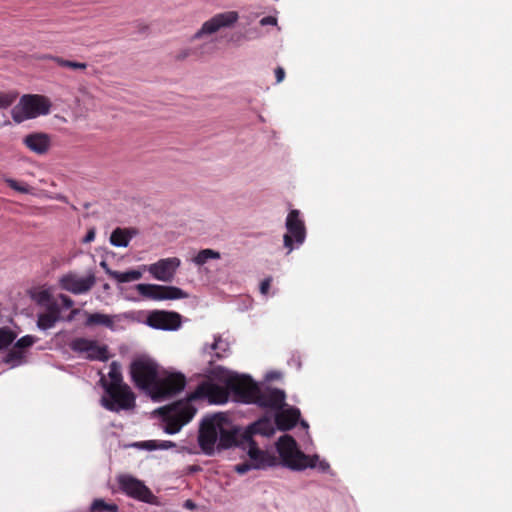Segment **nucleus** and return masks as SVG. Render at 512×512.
<instances>
[{
	"label": "nucleus",
	"mask_w": 512,
	"mask_h": 512,
	"mask_svg": "<svg viewBox=\"0 0 512 512\" xmlns=\"http://www.w3.org/2000/svg\"><path fill=\"white\" fill-rule=\"evenodd\" d=\"M277 450L283 464L292 470L317 467L320 471L326 472L330 468L329 463L325 460L320 461L318 455L309 456L300 451L295 439L290 435L280 437Z\"/></svg>",
	"instance_id": "1"
},
{
	"label": "nucleus",
	"mask_w": 512,
	"mask_h": 512,
	"mask_svg": "<svg viewBox=\"0 0 512 512\" xmlns=\"http://www.w3.org/2000/svg\"><path fill=\"white\" fill-rule=\"evenodd\" d=\"M51 101L43 95L24 94L11 109V117L16 123H22L50 112Z\"/></svg>",
	"instance_id": "2"
},
{
	"label": "nucleus",
	"mask_w": 512,
	"mask_h": 512,
	"mask_svg": "<svg viewBox=\"0 0 512 512\" xmlns=\"http://www.w3.org/2000/svg\"><path fill=\"white\" fill-rule=\"evenodd\" d=\"M31 298L40 306L37 326L41 330L52 328L60 320L61 307L50 289L34 288L30 290Z\"/></svg>",
	"instance_id": "3"
},
{
	"label": "nucleus",
	"mask_w": 512,
	"mask_h": 512,
	"mask_svg": "<svg viewBox=\"0 0 512 512\" xmlns=\"http://www.w3.org/2000/svg\"><path fill=\"white\" fill-rule=\"evenodd\" d=\"M165 422L164 431L168 434H175L180 429L190 422L196 414V409L191 403L187 401H178L170 406L160 409Z\"/></svg>",
	"instance_id": "4"
},
{
	"label": "nucleus",
	"mask_w": 512,
	"mask_h": 512,
	"mask_svg": "<svg viewBox=\"0 0 512 512\" xmlns=\"http://www.w3.org/2000/svg\"><path fill=\"white\" fill-rule=\"evenodd\" d=\"M130 374L138 388L151 392L158 379V365L149 358H138L131 363Z\"/></svg>",
	"instance_id": "5"
},
{
	"label": "nucleus",
	"mask_w": 512,
	"mask_h": 512,
	"mask_svg": "<svg viewBox=\"0 0 512 512\" xmlns=\"http://www.w3.org/2000/svg\"><path fill=\"white\" fill-rule=\"evenodd\" d=\"M224 384L228 387L235 399L239 402L252 404L257 392L258 384L250 376L228 373L224 379Z\"/></svg>",
	"instance_id": "6"
},
{
	"label": "nucleus",
	"mask_w": 512,
	"mask_h": 512,
	"mask_svg": "<svg viewBox=\"0 0 512 512\" xmlns=\"http://www.w3.org/2000/svg\"><path fill=\"white\" fill-rule=\"evenodd\" d=\"M243 438L248 445V456L250 458V461H245L243 463L235 465V472H237L240 475H243L252 469H265L267 467L275 465V457L260 450L256 442L252 439L251 435L245 434Z\"/></svg>",
	"instance_id": "7"
},
{
	"label": "nucleus",
	"mask_w": 512,
	"mask_h": 512,
	"mask_svg": "<svg viewBox=\"0 0 512 512\" xmlns=\"http://www.w3.org/2000/svg\"><path fill=\"white\" fill-rule=\"evenodd\" d=\"M105 396L101 399L104 408L112 412L129 410L135 406V395L130 387H105Z\"/></svg>",
	"instance_id": "8"
},
{
	"label": "nucleus",
	"mask_w": 512,
	"mask_h": 512,
	"mask_svg": "<svg viewBox=\"0 0 512 512\" xmlns=\"http://www.w3.org/2000/svg\"><path fill=\"white\" fill-rule=\"evenodd\" d=\"M285 226L287 232L284 235V246L290 253L295 246L303 244L306 238V227L299 210L293 209L288 213Z\"/></svg>",
	"instance_id": "9"
},
{
	"label": "nucleus",
	"mask_w": 512,
	"mask_h": 512,
	"mask_svg": "<svg viewBox=\"0 0 512 512\" xmlns=\"http://www.w3.org/2000/svg\"><path fill=\"white\" fill-rule=\"evenodd\" d=\"M220 421H223V414H215L205 419L199 429L198 443L206 455H212L215 451V444L218 441Z\"/></svg>",
	"instance_id": "10"
},
{
	"label": "nucleus",
	"mask_w": 512,
	"mask_h": 512,
	"mask_svg": "<svg viewBox=\"0 0 512 512\" xmlns=\"http://www.w3.org/2000/svg\"><path fill=\"white\" fill-rule=\"evenodd\" d=\"M185 385L186 378L184 375L180 373L170 374L165 378H158L150 393L154 400H165L181 392Z\"/></svg>",
	"instance_id": "11"
},
{
	"label": "nucleus",
	"mask_w": 512,
	"mask_h": 512,
	"mask_svg": "<svg viewBox=\"0 0 512 512\" xmlns=\"http://www.w3.org/2000/svg\"><path fill=\"white\" fill-rule=\"evenodd\" d=\"M136 289L141 296L152 300H174L188 297L186 292L175 286L141 283L136 286Z\"/></svg>",
	"instance_id": "12"
},
{
	"label": "nucleus",
	"mask_w": 512,
	"mask_h": 512,
	"mask_svg": "<svg viewBox=\"0 0 512 512\" xmlns=\"http://www.w3.org/2000/svg\"><path fill=\"white\" fill-rule=\"evenodd\" d=\"M70 348L79 354H84L85 358L91 361H107L109 359L107 345H99L95 340L76 338L70 343Z\"/></svg>",
	"instance_id": "13"
},
{
	"label": "nucleus",
	"mask_w": 512,
	"mask_h": 512,
	"mask_svg": "<svg viewBox=\"0 0 512 512\" xmlns=\"http://www.w3.org/2000/svg\"><path fill=\"white\" fill-rule=\"evenodd\" d=\"M286 394L283 390L270 386H259L252 404L271 410H279L285 406Z\"/></svg>",
	"instance_id": "14"
},
{
	"label": "nucleus",
	"mask_w": 512,
	"mask_h": 512,
	"mask_svg": "<svg viewBox=\"0 0 512 512\" xmlns=\"http://www.w3.org/2000/svg\"><path fill=\"white\" fill-rule=\"evenodd\" d=\"M230 391L226 384L224 386L205 382L200 384L197 389L188 397V401L207 398L209 402L223 404L228 401Z\"/></svg>",
	"instance_id": "15"
},
{
	"label": "nucleus",
	"mask_w": 512,
	"mask_h": 512,
	"mask_svg": "<svg viewBox=\"0 0 512 512\" xmlns=\"http://www.w3.org/2000/svg\"><path fill=\"white\" fill-rule=\"evenodd\" d=\"M120 489L128 496L138 499L146 503H152L155 496L152 494L150 489L145 486L140 480L129 476L123 475L118 479Z\"/></svg>",
	"instance_id": "16"
},
{
	"label": "nucleus",
	"mask_w": 512,
	"mask_h": 512,
	"mask_svg": "<svg viewBox=\"0 0 512 512\" xmlns=\"http://www.w3.org/2000/svg\"><path fill=\"white\" fill-rule=\"evenodd\" d=\"M237 20L238 13L235 11L219 13L204 22L202 27L193 35L192 40L199 39L204 35H211L222 27H229L233 25Z\"/></svg>",
	"instance_id": "17"
},
{
	"label": "nucleus",
	"mask_w": 512,
	"mask_h": 512,
	"mask_svg": "<svg viewBox=\"0 0 512 512\" xmlns=\"http://www.w3.org/2000/svg\"><path fill=\"white\" fill-rule=\"evenodd\" d=\"M76 315H81L85 318L84 325L87 327L104 326L112 331L116 330L115 322L121 319V315H107L98 312L88 313L87 311L74 309L66 317V321H72Z\"/></svg>",
	"instance_id": "18"
},
{
	"label": "nucleus",
	"mask_w": 512,
	"mask_h": 512,
	"mask_svg": "<svg viewBox=\"0 0 512 512\" xmlns=\"http://www.w3.org/2000/svg\"><path fill=\"white\" fill-rule=\"evenodd\" d=\"M147 324L155 329L177 330L181 326V315L174 311L155 310L148 315Z\"/></svg>",
	"instance_id": "19"
},
{
	"label": "nucleus",
	"mask_w": 512,
	"mask_h": 512,
	"mask_svg": "<svg viewBox=\"0 0 512 512\" xmlns=\"http://www.w3.org/2000/svg\"><path fill=\"white\" fill-rule=\"evenodd\" d=\"M180 265L179 258H160V260L148 267L150 274L157 280L170 282Z\"/></svg>",
	"instance_id": "20"
},
{
	"label": "nucleus",
	"mask_w": 512,
	"mask_h": 512,
	"mask_svg": "<svg viewBox=\"0 0 512 512\" xmlns=\"http://www.w3.org/2000/svg\"><path fill=\"white\" fill-rule=\"evenodd\" d=\"M96 283L94 274L79 276L77 274H66V291L73 294L87 293Z\"/></svg>",
	"instance_id": "21"
},
{
	"label": "nucleus",
	"mask_w": 512,
	"mask_h": 512,
	"mask_svg": "<svg viewBox=\"0 0 512 512\" xmlns=\"http://www.w3.org/2000/svg\"><path fill=\"white\" fill-rule=\"evenodd\" d=\"M275 424L280 431H289L294 428L300 418V410L296 407L276 410Z\"/></svg>",
	"instance_id": "22"
},
{
	"label": "nucleus",
	"mask_w": 512,
	"mask_h": 512,
	"mask_svg": "<svg viewBox=\"0 0 512 512\" xmlns=\"http://www.w3.org/2000/svg\"><path fill=\"white\" fill-rule=\"evenodd\" d=\"M233 445H237V429L223 415V421H220V430L218 432V448L227 449Z\"/></svg>",
	"instance_id": "23"
},
{
	"label": "nucleus",
	"mask_w": 512,
	"mask_h": 512,
	"mask_svg": "<svg viewBox=\"0 0 512 512\" xmlns=\"http://www.w3.org/2000/svg\"><path fill=\"white\" fill-rule=\"evenodd\" d=\"M96 108L95 98L86 90H80L75 98L74 113L77 117L85 116Z\"/></svg>",
	"instance_id": "24"
},
{
	"label": "nucleus",
	"mask_w": 512,
	"mask_h": 512,
	"mask_svg": "<svg viewBox=\"0 0 512 512\" xmlns=\"http://www.w3.org/2000/svg\"><path fill=\"white\" fill-rule=\"evenodd\" d=\"M23 142L31 151L38 154L45 153L49 148V138L43 133L29 134Z\"/></svg>",
	"instance_id": "25"
},
{
	"label": "nucleus",
	"mask_w": 512,
	"mask_h": 512,
	"mask_svg": "<svg viewBox=\"0 0 512 512\" xmlns=\"http://www.w3.org/2000/svg\"><path fill=\"white\" fill-rule=\"evenodd\" d=\"M138 233L136 228H115L110 235V243L116 247H127L130 240Z\"/></svg>",
	"instance_id": "26"
},
{
	"label": "nucleus",
	"mask_w": 512,
	"mask_h": 512,
	"mask_svg": "<svg viewBox=\"0 0 512 512\" xmlns=\"http://www.w3.org/2000/svg\"><path fill=\"white\" fill-rule=\"evenodd\" d=\"M28 355L25 352L17 349L16 346L13 347L7 352V354L3 358V362L8 364L11 368L18 367L27 362Z\"/></svg>",
	"instance_id": "27"
},
{
	"label": "nucleus",
	"mask_w": 512,
	"mask_h": 512,
	"mask_svg": "<svg viewBox=\"0 0 512 512\" xmlns=\"http://www.w3.org/2000/svg\"><path fill=\"white\" fill-rule=\"evenodd\" d=\"M110 381L107 382L104 378L101 379L103 387H121L127 386V384L123 383L122 374L116 366V363L113 362L111 365V369L109 371Z\"/></svg>",
	"instance_id": "28"
},
{
	"label": "nucleus",
	"mask_w": 512,
	"mask_h": 512,
	"mask_svg": "<svg viewBox=\"0 0 512 512\" xmlns=\"http://www.w3.org/2000/svg\"><path fill=\"white\" fill-rule=\"evenodd\" d=\"M107 272L121 283L135 281V280L140 279L142 276V273L138 270H129L126 272H117V271L112 272L107 269Z\"/></svg>",
	"instance_id": "29"
},
{
	"label": "nucleus",
	"mask_w": 512,
	"mask_h": 512,
	"mask_svg": "<svg viewBox=\"0 0 512 512\" xmlns=\"http://www.w3.org/2000/svg\"><path fill=\"white\" fill-rule=\"evenodd\" d=\"M91 512H119V508L114 503H106L103 499H95L90 507Z\"/></svg>",
	"instance_id": "30"
},
{
	"label": "nucleus",
	"mask_w": 512,
	"mask_h": 512,
	"mask_svg": "<svg viewBox=\"0 0 512 512\" xmlns=\"http://www.w3.org/2000/svg\"><path fill=\"white\" fill-rule=\"evenodd\" d=\"M16 339V334L9 328H0V351L10 346Z\"/></svg>",
	"instance_id": "31"
},
{
	"label": "nucleus",
	"mask_w": 512,
	"mask_h": 512,
	"mask_svg": "<svg viewBox=\"0 0 512 512\" xmlns=\"http://www.w3.org/2000/svg\"><path fill=\"white\" fill-rule=\"evenodd\" d=\"M38 338L32 335H26L18 339L14 346H16L17 349H20L21 351L25 352V354L28 355L29 349L37 342Z\"/></svg>",
	"instance_id": "32"
},
{
	"label": "nucleus",
	"mask_w": 512,
	"mask_h": 512,
	"mask_svg": "<svg viewBox=\"0 0 512 512\" xmlns=\"http://www.w3.org/2000/svg\"><path fill=\"white\" fill-rule=\"evenodd\" d=\"M17 99V94L13 92H0V109L10 107Z\"/></svg>",
	"instance_id": "33"
},
{
	"label": "nucleus",
	"mask_w": 512,
	"mask_h": 512,
	"mask_svg": "<svg viewBox=\"0 0 512 512\" xmlns=\"http://www.w3.org/2000/svg\"><path fill=\"white\" fill-rule=\"evenodd\" d=\"M6 182L9 185L10 188H12V189H14V190H16L18 192L29 193V191H30V188H29V186L27 184H23V183L17 182L14 179H7Z\"/></svg>",
	"instance_id": "34"
},
{
	"label": "nucleus",
	"mask_w": 512,
	"mask_h": 512,
	"mask_svg": "<svg viewBox=\"0 0 512 512\" xmlns=\"http://www.w3.org/2000/svg\"><path fill=\"white\" fill-rule=\"evenodd\" d=\"M134 446L138 448H143L149 451L157 450L158 449V440H148V441H142L135 443Z\"/></svg>",
	"instance_id": "35"
},
{
	"label": "nucleus",
	"mask_w": 512,
	"mask_h": 512,
	"mask_svg": "<svg viewBox=\"0 0 512 512\" xmlns=\"http://www.w3.org/2000/svg\"><path fill=\"white\" fill-rule=\"evenodd\" d=\"M271 283H272V277L265 278L260 283V293L263 294V295H267L268 292H269V289L271 287Z\"/></svg>",
	"instance_id": "36"
},
{
	"label": "nucleus",
	"mask_w": 512,
	"mask_h": 512,
	"mask_svg": "<svg viewBox=\"0 0 512 512\" xmlns=\"http://www.w3.org/2000/svg\"><path fill=\"white\" fill-rule=\"evenodd\" d=\"M66 68L85 70L87 68V64L83 62L66 60Z\"/></svg>",
	"instance_id": "37"
},
{
	"label": "nucleus",
	"mask_w": 512,
	"mask_h": 512,
	"mask_svg": "<svg viewBox=\"0 0 512 512\" xmlns=\"http://www.w3.org/2000/svg\"><path fill=\"white\" fill-rule=\"evenodd\" d=\"M260 24L262 26H266V25H276L277 24V19L273 16H266V17H263L261 20H260Z\"/></svg>",
	"instance_id": "38"
},
{
	"label": "nucleus",
	"mask_w": 512,
	"mask_h": 512,
	"mask_svg": "<svg viewBox=\"0 0 512 512\" xmlns=\"http://www.w3.org/2000/svg\"><path fill=\"white\" fill-rule=\"evenodd\" d=\"M195 256H220V254L212 249H202Z\"/></svg>",
	"instance_id": "39"
},
{
	"label": "nucleus",
	"mask_w": 512,
	"mask_h": 512,
	"mask_svg": "<svg viewBox=\"0 0 512 512\" xmlns=\"http://www.w3.org/2000/svg\"><path fill=\"white\" fill-rule=\"evenodd\" d=\"M176 444L172 441H158V449L166 450L170 448H174Z\"/></svg>",
	"instance_id": "40"
},
{
	"label": "nucleus",
	"mask_w": 512,
	"mask_h": 512,
	"mask_svg": "<svg viewBox=\"0 0 512 512\" xmlns=\"http://www.w3.org/2000/svg\"><path fill=\"white\" fill-rule=\"evenodd\" d=\"M275 77H276V82L277 83H280L284 80L285 78V71L282 67H277L275 69Z\"/></svg>",
	"instance_id": "41"
},
{
	"label": "nucleus",
	"mask_w": 512,
	"mask_h": 512,
	"mask_svg": "<svg viewBox=\"0 0 512 512\" xmlns=\"http://www.w3.org/2000/svg\"><path fill=\"white\" fill-rule=\"evenodd\" d=\"M95 234H96V232H95L94 228L89 229L86 236L83 238V242L89 243V242L93 241L95 238Z\"/></svg>",
	"instance_id": "42"
},
{
	"label": "nucleus",
	"mask_w": 512,
	"mask_h": 512,
	"mask_svg": "<svg viewBox=\"0 0 512 512\" xmlns=\"http://www.w3.org/2000/svg\"><path fill=\"white\" fill-rule=\"evenodd\" d=\"M189 55H190V50H189V49H186V50L181 51V52L176 56V58H177L178 60H183V59L187 58Z\"/></svg>",
	"instance_id": "43"
},
{
	"label": "nucleus",
	"mask_w": 512,
	"mask_h": 512,
	"mask_svg": "<svg viewBox=\"0 0 512 512\" xmlns=\"http://www.w3.org/2000/svg\"><path fill=\"white\" fill-rule=\"evenodd\" d=\"M207 259H208V258H200V257L193 258V260L195 261V263H196L197 265H203V264H205Z\"/></svg>",
	"instance_id": "44"
},
{
	"label": "nucleus",
	"mask_w": 512,
	"mask_h": 512,
	"mask_svg": "<svg viewBox=\"0 0 512 512\" xmlns=\"http://www.w3.org/2000/svg\"><path fill=\"white\" fill-rule=\"evenodd\" d=\"M74 302L71 298L66 297V309H69L73 306Z\"/></svg>",
	"instance_id": "45"
},
{
	"label": "nucleus",
	"mask_w": 512,
	"mask_h": 512,
	"mask_svg": "<svg viewBox=\"0 0 512 512\" xmlns=\"http://www.w3.org/2000/svg\"><path fill=\"white\" fill-rule=\"evenodd\" d=\"M221 342L220 338L219 339H215L214 343L212 344L211 348L213 350L217 349L218 347V344Z\"/></svg>",
	"instance_id": "46"
},
{
	"label": "nucleus",
	"mask_w": 512,
	"mask_h": 512,
	"mask_svg": "<svg viewBox=\"0 0 512 512\" xmlns=\"http://www.w3.org/2000/svg\"><path fill=\"white\" fill-rule=\"evenodd\" d=\"M262 423L261 422H258L256 424H254L253 426V429L255 430V432H261L259 426L261 425Z\"/></svg>",
	"instance_id": "47"
},
{
	"label": "nucleus",
	"mask_w": 512,
	"mask_h": 512,
	"mask_svg": "<svg viewBox=\"0 0 512 512\" xmlns=\"http://www.w3.org/2000/svg\"><path fill=\"white\" fill-rule=\"evenodd\" d=\"M185 506L186 507H193L192 501L191 500H187Z\"/></svg>",
	"instance_id": "48"
},
{
	"label": "nucleus",
	"mask_w": 512,
	"mask_h": 512,
	"mask_svg": "<svg viewBox=\"0 0 512 512\" xmlns=\"http://www.w3.org/2000/svg\"><path fill=\"white\" fill-rule=\"evenodd\" d=\"M100 264H101L102 267L106 268V262L105 261H102Z\"/></svg>",
	"instance_id": "49"
}]
</instances>
